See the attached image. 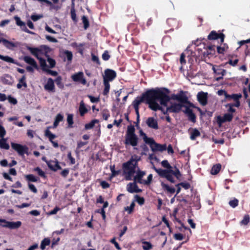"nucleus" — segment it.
I'll list each match as a JSON object with an SVG mask.
<instances>
[{
  "label": "nucleus",
  "instance_id": "nucleus-1",
  "mask_svg": "<svg viewBox=\"0 0 250 250\" xmlns=\"http://www.w3.org/2000/svg\"><path fill=\"white\" fill-rule=\"evenodd\" d=\"M168 90L167 89H152L145 95L149 108L154 111L161 110L166 111L178 112L183 105V103L170 100L168 96Z\"/></svg>",
  "mask_w": 250,
  "mask_h": 250
},
{
  "label": "nucleus",
  "instance_id": "nucleus-2",
  "mask_svg": "<svg viewBox=\"0 0 250 250\" xmlns=\"http://www.w3.org/2000/svg\"><path fill=\"white\" fill-rule=\"evenodd\" d=\"M140 157L137 155L132 156L131 159L123 164V174L127 180H130L134 177V182L143 184V176L146 174L145 171H141L137 167V162Z\"/></svg>",
  "mask_w": 250,
  "mask_h": 250
},
{
  "label": "nucleus",
  "instance_id": "nucleus-3",
  "mask_svg": "<svg viewBox=\"0 0 250 250\" xmlns=\"http://www.w3.org/2000/svg\"><path fill=\"white\" fill-rule=\"evenodd\" d=\"M27 49L32 55L35 56L39 60L40 65L43 71H45L52 75H56L57 74L56 72L48 69V65L46 63L45 60L42 58V56L44 54V52L42 50V47L40 48L28 47Z\"/></svg>",
  "mask_w": 250,
  "mask_h": 250
},
{
  "label": "nucleus",
  "instance_id": "nucleus-4",
  "mask_svg": "<svg viewBox=\"0 0 250 250\" xmlns=\"http://www.w3.org/2000/svg\"><path fill=\"white\" fill-rule=\"evenodd\" d=\"M154 169L159 175L166 178L171 183H174L175 182L172 175H174L177 179H179L181 175L180 171L176 167H175L174 169H162L161 168L157 169L154 167Z\"/></svg>",
  "mask_w": 250,
  "mask_h": 250
},
{
  "label": "nucleus",
  "instance_id": "nucleus-5",
  "mask_svg": "<svg viewBox=\"0 0 250 250\" xmlns=\"http://www.w3.org/2000/svg\"><path fill=\"white\" fill-rule=\"evenodd\" d=\"M134 132L135 128L133 126L130 125L127 127L125 141L126 146L130 145L134 147L137 145L138 138Z\"/></svg>",
  "mask_w": 250,
  "mask_h": 250
},
{
  "label": "nucleus",
  "instance_id": "nucleus-6",
  "mask_svg": "<svg viewBox=\"0 0 250 250\" xmlns=\"http://www.w3.org/2000/svg\"><path fill=\"white\" fill-rule=\"evenodd\" d=\"M144 140L146 143L149 145L151 149L153 152L163 151L167 149L166 144L161 145L156 143L152 138L147 137L145 134L144 137Z\"/></svg>",
  "mask_w": 250,
  "mask_h": 250
},
{
  "label": "nucleus",
  "instance_id": "nucleus-7",
  "mask_svg": "<svg viewBox=\"0 0 250 250\" xmlns=\"http://www.w3.org/2000/svg\"><path fill=\"white\" fill-rule=\"evenodd\" d=\"M218 94L219 95H224L226 98L228 99H232L234 101V103L233 104H229V110L233 112L234 110L232 109V106H235L236 107H238L240 105V103L238 100L242 97L241 94H232L231 95H229L227 94L225 91L223 90H220L218 91Z\"/></svg>",
  "mask_w": 250,
  "mask_h": 250
},
{
  "label": "nucleus",
  "instance_id": "nucleus-8",
  "mask_svg": "<svg viewBox=\"0 0 250 250\" xmlns=\"http://www.w3.org/2000/svg\"><path fill=\"white\" fill-rule=\"evenodd\" d=\"M11 145L12 148L21 156H23L25 153H27L28 147L25 146H22L14 143H11Z\"/></svg>",
  "mask_w": 250,
  "mask_h": 250
},
{
  "label": "nucleus",
  "instance_id": "nucleus-9",
  "mask_svg": "<svg viewBox=\"0 0 250 250\" xmlns=\"http://www.w3.org/2000/svg\"><path fill=\"white\" fill-rule=\"evenodd\" d=\"M116 77V73L115 71L107 69L104 71V75L103 76L104 81L109 82L112 81Z\"/></svg>",
  "mask_w": 250,
  "mask_h": 250
},
{
  "label": "nucleus",
  "instance_id": "nucleus-10",
  "mask_svg": "<svg viewBox=\"0 0 250 250\" xmlns=\"http://www.w3.org/2000/svg\"><path fill=\"white\" fill-rule=\"evenodd\" d=\"M21 225V223L20 221L9 222L4 219L3 227L7 228L10 229H15L20 227Z\"/></svg>",
  "mask_w": 250,
  "mask_h": 250
},
{
  "label": "nucleus",
  "instance_id": "nucleus-11",
  "mask_svg": "<svg viewBox=\"0 0 250 250\" xmlns=\"http://www.w3.org/2000/svg\"><path fill=\"white\" fill-rule=\"evenodd\" d=\"M83 77V72H79L72 75L71 78L74 82H80L84 85L86 83V81Z\"/></svg>",
  "mask_w": 250,
  "mask_h": 250
},
{
  "label": "nucleus",
  "instance_id": "nucleus-12",
  "mask_svg": "<svg viewBox=\"0 0 250 250\" xmlns=\"http://www.w3.org/2000/svg\"><path fill=\"white\" fill-rule=\"evenodd\" d=\"M208 93L204 92H200L197 94V97L199 102L203 105L207 104Z\"/></svg>",
  "mask_w": 250,
  "mask_h": 250
},
{
  "label": "nucleus",
  "instance_id": "nucleus-13",
  "mask_svg": "<svg viewBox=\"0 0 250 250\" xmlns=\"http://www.w3.org/2000/svg\"><path fill=\"white\" fill-rule=\"evenodd\" d=\"M225 35L222 34H217L215 31H212L208 36V39L209 40H216L217 39H220L221 42H223L224 40Z\"/></svg>",
  "mask_w": 250,
  "mask_h": 250
},
{
  "label": "nucleus",
  "instance_id": "nucleus-14",
  "mask_svg": "<svg viewBox=\"0 0 250 250\" xmlns=\"http://www.w3.org/2000/svg\"><path fill=\"white\" fill-rule=\"evenodd\" d=\"M44 87L48 92H54L55 85L53 80L51 78L47 79Z\"/></svg>",
  "mask_w": 250,
  "mask_h": 250
},
{
  "label": "nucleus",
  "instance_id": "nucleus-15",
  "mask_svg": "<svg viewBox=\"0 0 250 250\" xmlns=\"http://www.w3.org/2000/svg\"><path fill=\"white\" fill-rule=\"evenodd\" d=\"M232 118V114L230 113H226L223 116H218L217 117V122L221 125L222 123L230 121Z\"/></svg>",
  "mask_w": 250,
  "mask_h": 250
},
{
  "label": "nucleus",
  "instance_id": "nucleus-16",
  "mask_svg": "<svg viewBox=\"0 0 250 250\" xmlns=\"http://www.w3.org/2000/svg\"><path fill=\"white\" fill-rule=\"evenodd\" d=\"M146 91L145 94H143V97L141 98H136L133 103V106L135 109V110L137 113H138V106L139 104L143 102L144 100H146V103L148 104L147 100L146 98L145 97V95L148 92Z\"/></svg>",
  "mask_w": 250,
  "mask_h": 250
},
{
  "label": "nucleus",
  "instance_id": "nucleus-17",
  "mask_svg": "<svg viewBox=\"0 0 250 250\" xmlns=\"http://www.w3.org/2000/svg\"><path fill=\"white\" fill-rule=\"evenodd\" d=\"M146 124L150 128L155 129L158 128L157 121L153 117H149L146 121Z\"/></svg>",
  "mask_w": 250,
  "mask_h": 250
},
{
  "label": "nucleus",
  "instance_id": "nucleus-18",
  "mask_svg": "<svg viewBox=\"0 0 250 250\" xmlns=\"http://www.w3.org/2000/svg\"><path fill=\"white\" fill-rule=\"evenodd\" d=\"M136 182H135L134 183H130L127 185V190L128 192L133 193L138 192L141 191V190L139 189L136 186Z\"/></svg>",
  "mask_w": 250,
  "mask_h": 250
},
{
  "label": "nucleus",
  "instance_id": "nucleus-19",
  "mask_svg": "<svg viewBox=\"0 0 250 250\" xmlns=\"http://www.w3.org/2000/svg\"><path fill=\"white\" fill-rule=\"evenodd\" d=\"M23 60L25 62L30 64V65H32L33 67H34V68H38L37 62L34 60V59L31 57L28 56H24L23 57Z\"/></svg>",
  "mask_w": 250,
  "mask_h": 250
},
{
  "label": "nucleus",
  "instance_id": "nucleus-20",
  "mask_svg": "<svg viewBox=\"0 0 250 250\" xmlns=\"http://www.w3.org/2000/svg\"><path fill=\"white\" fill-rule=\"evenodd\" d=\"M0 42H2L3 44L8 49H11L16 46V45L14 43L4 39L1 38L0 39Z\"/></svg>",
  "mask_w": 250,
  "mask_h": 250
},
{
  "label": "nucleus",
  "instance_id": "nucleus-21",
  "mask_svg": "<svg viewBox=\"0 0 250 250\" xmlns=\"http://www.w3.org/2000/svg\"><path fill=\"white\" fill-rule=\"evenodd\" d=\"M2 83L5 84H11L13 83L12 78L8 75H5L1 78Z\"/></svg>",
  "mask_w": 250,
  "mask_h": 250
},
{
  "label": "nucleus",
  "instance_id": "nucleus-22",
  "mask_svg": "<svg viewBox=\"0 0 250 250\" xmlns=\"http://www.w3.org/2000/svg\"><path fill=\"white\" fill-rule=\"evenodd\" d=\"M79 110L82 116H83L88 111L83 101L80 103Z\"/></svg>",
  "mask_w": 250,
  "mask_h": 250
},
{
  "label": "nucleus",
  "instance_id": "nucleus-23",
  "mask_svg": "<svg viewBox=\"0 0 250 250\" xmlns=\"http://www.w3.org/2000/svg\"><path fill=\"white\" fill-rule=\"evenodd\" d=\"M161 186L164 189L167 190L170 193H174L175 191V189L174 188L170 187L168 185L164 182H161Z\"/></svg>",
  "mask_w": 250,
  "mask_h": 250
},
{
  "label": "nucleus",
  "instance_id": "nucleus-24",
  "mask_svg": "<svg viewBox=\"0 0 250 250\" xmlns=\"http://www.w3.org/2000/svg\"><path fill=\"white\" fill-rule=\"evenodd\" d=\"M63 119V116L61 114H58L56 115L55 121L53 124V127L56 128L59 125L60 122H62Z\"/></svg>",
  "mask_w": 250,
  "mask_h": 250
},
{
  "label": "nucleus",
  "instance_id": "nucleus-25",
  "mask_svg": "<svg viewBox=\"0 0 250 250\" xmlns=\"http://www.w3.org/2000/svg\"><path fill=\"white\" fill-rule=\"evenodd\" d=\"M49 128V127H48L46 129V130L45 131V135L49 139V141L51 143L53 141V139H54L55 138H56V136L55 134L52 133L50 131Z\"/></svg>",
  "mask_w": 250,
  "mask_h": 250
},
{
  "label": "nucleus",
  "instance_id": "nucleus-26",
  "mask_svg": "<svg viewBox=\"0 0 250 250\" xmlns=\"http://www.w3.org/2000/svg\"><path fill=\"white\" fill-rule=\"evenodd\" d=\"M200 135V132L196 128L192 129L190 132V138L191 140H195L197 137Z\"/></svg>",
  "mask_w": 250,
  "mask_h": 250
},
{
  "label": "nucleus",
  "instance_id": "nucleus-27",
  "mask_svg": "<svg viewBox=\"0 0 250 250\" xmlns=\"http://www.w3.org/2000/svg\"><path fill=\"white\" fill-rule=\"evenodd\" d=\"M0 147L5 149L9 148V145L7 143L6 139L2 138L0 140Z\"/></svg>",
  "mask_w": 250,
  "mask_h": 250
},
{
  "label": "nucleus",
  "instance_id": "nucleus-28",
  "mask_svg": "<svg viewBox=\"0 0 250 250\" xmlns=\"http://www.w3.org/2000/svg\"><path fill=\"white\" fill-rule=\"evenodd\" d=\"M170 100H174L175 101L181 103H184L185 101L184 98L181 95H173L171 99H170Z\"/></svg>",
  "mask_w": 250,
  "mask_h": 250
},
{
  "label": "nucleus",
  "instance_id": "nucleus-29",
  "mask_svg": "<svg viewBox=\"0 0 250 250\" xmlns=\"http://www.w3.org/2000/svg\"><path fill=\"white\" fill-rule=\"evenodd\" d=\"M221 165L219 164L214 165L211 170V173L213 175L217 174L220 170Z\"/></svg>",
  "mask_w": 250,
  "mask_h": 250
},
{
  "label": "nucleus",
  "instance_id": "nucleus-30",
  "mask_svg": "<svg viewBox=\"0 0 250 250\" xmlns=\"http://www.w3.org/2000/svg\"><path fill=\"white\" fill-rule=\"evenodd\" d=\"M212 70L214 73L216 75H221L222 76H224L226 73V71L224 69L218 67L217 68H215L214 66L212 67Z\"/></svg>",
  "mask_w": 250,
  "mask_h": 250
},
{
  "label": "nucleus",
  "instance_id": "nucleus-31",
  "mask_svg": "<svg viewBox=\"0 0 250 250\" xmlns=\"http://www.w3.org/2000/svg\"><path fill=\"white\" fill-rule=\"evenodd\" d=\"M50 240L49 239L46 238H44L41 242V249L42 250L45 249L46 246H48L50 244Z\"/></svg>",
  "mask_w": 250,
  "mask_h": 250
},
{
  "label": "nucleus",
  "instance_id": "nucleus-32",
  "mask_svg": "<svg viewBox=\"0 0 250 250\" xmlns=\"http://www.w3.org/2000/svg\"><path fill=\"white\" fill-rule=\"evenodd\" d=\"M17 86L18 88H21L22 86H24L25 87L27 86V84L25 82V76H22V77L20 80L19 83H18Z\"/></svg>",
  "mask_w": 250,
  "mask_h": 250
},
{
  "label": "nucleus",
  "instance_id": "nucleus-33",
  "mask_svg": "<svg viewBox=\"0 0 250 250\" xmlns=\"http://www.w3.org/2000/svg\"><path fill=\"white\" fill-rule=\"evenodd\" d=\"M0 59L6 62L15 63L14 59L8 56H3L0 54Z\"/></svg>",
  "mask_w": 250,
  "mask_h": 250
},
{
  "label": "nucleus",
  "instance_id": "nucleus-34",
  "mask_svg": "<svg viewBox=\"0 0 250 250\" xmlns=\"http://www.w3.org/2000/svg\"><path fill=\"white\" fill-rule=\"evenodd\" d=\"M99 121L98 120H93L91 121L89 123L85 125V128L86 129L92 128L96 124H98Z\"/></svg>",
  "mask_w": 250,
  "mask_h": 250
},
{
  "label": "nucleus",
  "instance_id": "nucleus-35",
  "mask_svg": "<svg viewBox=\"0 0 250 250\" xmlns=\"http://www.w3.org/2000/svg\"><path fill=\"white\" fill-rule=\"evenodd\" d=\"M46 57L47 59V62H48L49 65V66H48V68H52L54 67L55 66V64H56L55 61L54 59L49 57L47 56H46Z\"/></svg>",
  "mask_w": 250,
  "mask_h": 250
},
{
  "label": "nucleus",
  "instance_id": "nucleus-36",
  "mask_svg": "<svg viewBox=\"0 0 250 250\" xmlns=\"http://www.w3.org/2000/svg\"><path fill=\"white\" fill-rule=\"evenodd\" d=\"M187 113L188 114L189 119L191 121L194 122L195 121V116L193 113L192 111L189 109H188L187 110Z\"/></svg>",
  "mask_w": 250,
  "mask_h": 250
},
{
  "label": "nucleus",
  "instance_id": "nucleus-37",
  "mask_svg": "<svg viewBox=\"0 0 250 250\" xmlns=\"http://www.w3.org/2000/svg\"><path fill=\"white\" fill-rule=\"evenodd\" d=\"M104 90L103 94L105 95H107L110 89V84L109 82L104 81Z\"/></svg>",
  "mask_w": 250,
  "mask_h": 250
},
{
  "label": "nucleus",
  "instance_id": "nucleus-38",
  "mask_svg": "<svg viewBox=\"0 0 250 250\" xmlns=\"http://www.w3.org/2000/svg\"><path fill=\"white\" fill-rule=\"evenodd\" d=\"M14 19L16 21V24L18 26H19L20 27H22V26L25 25V22L21 21V19L18 17V16H15Z\"/></svg>",
  "mask_w": 250,
  "mask_h": 250
},
{
  "label": "nucleus",
  "instance_id": "nucleus-39",
  "mask_svg": "<svg viewBox=\"0 0 250 250\" xmlns=\"http://www.w3.org/2000/svg\"><path fill=\"white\" fill-rule=\"evenodd\" d=\"M25 178L29 181L35 182L38 181V178L32 174H29L25 175Z\"/></svg>",
  "mask_w": 250,
  "mask_h": 250
},
{
  "label": "nucleus",
  "instance_id": "nucleus-40",
  "mask_svg": "<svg viewBox=\"0 0 250 250\" xmlns=\"http://www.w3.org/2000/svg\"><path fill=\"white\" fill-rule=\"evenodd\" d=\"M250 222V216L248 215L244 216L240 223L242 225H247Z\"/></svg>",
  "mask_w": 250,
  "mask_h": 250
},
{
  "label": "nucleus",
  "instance_id": "nucleus-41",
  "mask_svg": "<svg viewBox=\"0 0 250 250\" xmlns=\"http://www.w3.org/2000/svg\"><path fill=\"white\" fill-rule=\"evenodd\" d=\"M143 248L144 250H149L152 248V245L148 242H143Z\"/></svg>",
  "mask_w": 250,
  "mask_h": 250
},
{
  "label": "nucleus",
  "instance_id": "nucleus-42",
  "mask_svg": "<svg viewBox=\"0 0 250 250\" xmlns=\"http://www.w3.org/2000/svg\"><path fill=\"white\" fill-rule=\"evenodd\" d=\"M134 202H132L129 207H125V210L128 213H131L134 209Z\"/></svg>",
  "mask_w": 250,
  "mask_h": 250
},
{
  "label": "nucleus",
  "instance_id": "nucleus-43",
  "mask_svg": "<svg viewBox=\"0 0 250 250\" xmlns=\"http://www.w3.org/2000/svg\"><path fill=\"white\" fill-rule=\"evenodd\" d=\"M163 167L167 168V169H172V167L168 163L167 160H164L161 162Z\"/></svg>",
  "mask_w": 250,
  "mask_h": 250
},
{
  "label": "nucleus",
  "instance_id": "nucleus-44",
  "mask_svg": "<svg viewBox=\"0 0 250 250\" xmlns=\"http://www.w3.org/2000/svg\"><path fill=\"white\" fill-rule=\"evenodd\" d=\"M152 177H153L152 174H150L149 175H148V176H147V180H144V182H143V184H145V185L149 184L152 181Z\"/></svg>",
  "mask_w": 250,
  "mask_h": 250
},
{
  "label": "nucleus",
  "instance_id": "nucleus-45",
  "mask_svg": "<svg viewBox=\"0 0 250 250\" xmlns=\"http://www.w3.org/2000/svg\"><path fill=\"white\" fill-rule=\"evenodd\" d=\"M82 20L84 24V28L85 29H86L89 26V22L88 19L85 16H83L82 18Z\"/></svg>",
  "mask_w": 250,
  "mask_h": 250
},
{
  "label": "nucleus",
  "instance_id": "nucleus-46",
  "mask_svg": "<svg viewBox=\"0 0 250 250\" xmlns=\"http://www.w3.org/2000/svg\"><path fill=\"white\" fill-rule=\"evenodd\" d=\"M6 134V131L2 125V123L0 121V137H3Z\"/></svg>",
  "mask_w": 250,
  "mask_h": 250
},
{
  "label": "nucleus",
  "instance_id": "nucleus-47",
  "mask_svg": "<svg viewBox=\"0 0 250 250\" xmlns=\"http://www.w3.org/2000/svg\"><path fill=\"white\" fill-rule=\"evenodd\" d=\"M238 204V200L236 199H234L229 202V205L232 208H235L237 206Z\"/></svg>",
  "mask_w": 250,
  "mask_h": 250
},
{
  "label": "nucleus",
  "instance_id": "nucleus-48",
  "mask_svg": "<svg viewBox=\"0 0 250 250\" xmlns=\"http://www.w3.org/2000/svg\"><path fill=\"white\" fill-rule=\"evenodd\" d=\"M136 201L138 202L139 204L140 205H143L144 204V199L143 197H141L138 195L135 196Z\"/></svg>",
  "mask_w": 250,
  "mask_h": 250
},
{
  "label": "nucleus",
  "instance_id": "nucleus-49",
  "mask_svg": "<svg viewBox=\"0 0 250 250\" xmlns=\"http://www.w3.org/2000/svg\"><path fill=\"white\" fill-rule=\"evenodd\" d=\"M64 54L65 55L68 61H70L72 59V53L69 51H65Z\"/></svg>",
  "mask_w": 250,
  "mask_h": 250
},
{
  "label": "nucleus",
  "instance_id": "nucleus-50",
  "mask_svg": "<svg viewBox=\"0 0 250 250\" xmlns=\"http://www.w3.org/2000/svg\"><path fill=\"white\" fill-rule=\"evenodd\" d=\"M73 116L72 114H68L67 115V121L69 125H71L73 124Z\"/></svg>",
  "mask_w": 250,
  "mask_h": 250
},
{
  "label": "nucleus",
  "instance_id": "nucleus-51",
  "mask_svg": "<svg viewBox=\"0 0 250 250\" xmlns=\"http://www.w3.org/2000/svg\"><path fill=\"white\" fill-rule=\"evenodd\" d=\"M60 210V208H59L56 207L53 210L47 212V214L48 215L56 214L57 213V212Z\"/></svg>",
  "mask_w": 250,
  "mask_h": 250
},
{
  "label": "nucleus",
  "instance_id": "nucleus-52",
  "mask_svg": "<svg viewBox=\"0 0 250 250\" xmlns=\"http://www.w3.org/2000/svg\"><path fill=\"white\" fill-rule=\"evenodd\" d=\"M7 100H8L9 103H10L13 104H16L17 103V100L15 98H14L10 96L8 97Z\"/></svg>",
  "mask_w": 250,
  "mask_h": 250
},
{
  "label": "nucleus",
  "instance_id": "nucleus-53",
  "mask_svg": "<svg viewBox=\"0 0 250 250\" xmlns=\"http://www.w3.org/2000/svg\"><path fill=\"white\" fill-rule=\"evenodd\" d=\"M110 58V56L108 54V53L107 51H104V52L102 55V58L104 61H107L109 60Z\"/></svg>",
  "mask_w": 250,
  "mask_h": 250
},
{
  "label": "nucleus",
  "instance_id": "nucleus-54",
  "mask_svg": "<svg viewBox=\"0 0 250 250\" xmlns=\"http://www.w3.org/2000/svg\"><path fill=\"white\" fill-rule=\"evenodd\" d=\"M174 238L177 240H182L183 239L184 236L181 233H176L174 235Z\"/></svg>",
  "mask_w": 250,
  "mask_h": 250
},
{
  "label": "nucleus",
  "instance_id": "nucleus-55",
  "mask_svg": "<svg viewBox=\"0 0 250 250\" xmlns=\"http://www.w3.org/2000/svg\"><path fill=\"white\" fill-rule=\"evenodd\" d=\"M48 166L50 168L53 169L54 170H56L57 169L61 168V167L59 165L58 163L57 162H55V166L54 167H53L50 164H49Z\"/></svg>",
  "mask_w": 250,
  "mask_h": 250
},
{
  "label": "nucleus",
  "instance_id": "nucleus-56",
  "mask_svg": "<svg viewBox=\"0 0 250 250\" xmlns=\"http://www.w3.org/2000/svg\"><path fill=\"white\" fill-rule=\"evenodd\" d=\"M42 17V15H33L31 16V18L33 21H35L39 20Z\"/></svg>",
  "mask_w": 250,
  "mask_h": 250
},
{
  "label": "nucleus",
  "instance_id": "nucleus-57",
  "mask_svg": "<svg viewBox=\"0 0 250 250\" xmlns=\"http://www.w3.org/2000/svg\"><path fill=\"white\" fill-rule=\"evenodd\" d=\"M45 38L49 42H58L57 40L55 38L51 37L50 36L47 35L45 36Z\"/></svg>",
  "mask_w": 250,
  "mask_h": 250
},
{
  "label": "nucleus",
  "instance_id": "nucleus-58",
  "mask_svg": "<svg viewBox=\"0 0 250 250\" xmlns=\"http://www.w3.org/2000/svg\"><path fill=\"white\" fill-rule=\"evenodd\" d=\"M28 187H29V189L32 191H33L34 193H37V189L35 187V186L34 185H33L32 184H28Z\"/></svg>",
  "mask_w": 250,
  "mask_h": 250
},
{
  "label": "nucleus",
  "instance_id": "nucleus-59",
  "mask_svg": "<svg viewBox=\"0 0 250 250\" xmlns=\"http://www.w3.org/2000/svg\"><path fill=\"white\" fill-rule=\"evenodd\" d=\"M35 170L36 171L38 174L41 176L44 177V172L41 170L39 167H37L35 169Z\"/></svg>",
  "mask_w": 250,
  "mask_h": 250
},
{
  "label": "nucleus",
  "instance_id": "nucleus-60",
  "mask_svg": "<svg viewBox=\"0 0 250 250\" xmlns=\"http://www.w3.org/2000/svg\"><path fill=\"white\" fill-rule=\"evenodd\" d=\"M67 157H68V159H69V160L70 161L71 164L73 165L75 163V160L74 158H73L72 157L71 153L70 152L68 153Z\"/></svg>",
  "mask_w": 250,
  "mask_h": 250
},
{
  "label": "nucleus",
  "instance_id": "nucleus-61",
  "mask_svg": "<svg viewBox=\"0 0 250 250\" xmlns=\"http://www.w3.org/2000/svg\"><path fill=\"white\" fill-rule=\"evenodd\" d=\"M111 243H113L114 244L115 247L117 249L120 250H121V248L119 246V244L116 242L115 241V238H113L110 241Z\"/></svg>",
  "mask_w": 250,
  "mask_h": 250
},
{
  "label": "nucleus",
  "instance_id": "nucleus-62",
  "mask_svg": "<svg viewBox=\"0 0 250 250\" xmlns=\"http://www.w3.org/2000/svg\"><path fill=\"white\" fill-rule=\"evenodd\" d=\"M10 21L9 20H5L2 21H1L0 22V26L3 27L6 24H8L10 22Z\"/></svg>",
  "mask_w": 250,
  "mask_h": 250
},
{
  "label": "nucleus",
  "instance_id": "nucleus-63",
  "mask_svg": "<svg viewBox=\"0 0 250 250\" xmlns=\"http://www.w3.org/2000/svg\"><path fill=\"white\" fill-rule=\"evenodd\" d=\"M188 224L190 225V227L192 228V229H195V227H196V225L193 222V220L191 219H188Z\"/></svg>",
  "mask_w": 250,
  "mask_h": 250
},
{
  "label": "nucleus",
  "instance_id": "nucleus-64",
  "mask_svg": "<svg viewBox=\"0 0 250 250\" xmlns=\"http://www.w3.org/2000/svg\"><path fill=\"white\" fill-rule=\"evenodd\" d=\"M101 185L104 188H106L109 187V184L106 182L105 181L101 182Z\"/></svg>",
  "mask_w": 250,
  "mask_h": 250
}]
</instances>
